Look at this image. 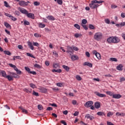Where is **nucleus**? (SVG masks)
I'll use <instances>...</instances> for the list:
<instances>
[{"instance_id": "1", "label": "nucleus", "mask_w": 125, "mask_h": 125, "mask_svg": "<svg viewBox=\"0 0 125 125\" xmlns=\"http://www.w3.org/2000/svg\"><path fill=\"white\" fill-rule=\"evenodd\" d=\"M107 42L109 43H119L121 42V40L117 36H111L107 38Z\"/></svg>"}, {"instance_id": "2", "label": "nucleus", "mask_w": 125, "mask_h": 125, "mask_svg": "<svg viewBox=\"0 0 125 125\" xmlns=\"http://www.w3.org/2000/svg\"><path fill=\"white\" fill-rule=\"evenodd\" d=\"M94 39L97 42L101 41L103 39V34L100 32H96L94 35Z\"/></svg>"}, {"instance_id": "3", "label": "nucleus", "mask_w": 125, "mask_h": 125, "mask_svg": "<svg viewBox=\"0 0 125 125\" xmlns=\"http://www.w3.org/2000/svg\"><path fill=\"white\" fill-rule=\"evenodd\" d=\"M66 49L67 50L66 51V52L67 53H70L71 54H73V53H74V50H73L72 46H67Z\"/></svg>"}, {"instance_id": "4", "label": "nucleus", "mask_w": 125, "mask_h": 125, "mask_svg": "<svg viewBox=\"0 0 125 125\" xmlns=\"http://www.w3.org/2000/svg\"><path fill=\"white\" fill-rule=\"evenodd\" d=\"M92 53L94 55H95V56L99 60H100V59H101V55H100V53L97 52L96 50L93 51Z\"/></svg>"}, {"instance_id": "5", "label": "nucleus", "mask_w": 125, "mask_h": 125, "mask_svg": "<svg viewBox=\"0 0 125 125\" xmlns=\"http://www.w3.org/2000/svg\"><path fill=\"white\" fill-rule=\"evenodd\" d=\"M89 6L91 9H95V8H97V7H99V5L98 4L92 3V2H91V3L89 4Z\"/></svg>"}, {"instance_id": "6", "label": "nucleus", "mask_w": 125, "mask_h": 125, "mask_svg": "<svg viewBox=\"0 0 125 125\" xmlns=\"http://www.w3.org/2000/svg\"><path fill=\"white\" fill-rule=\"evenodd\" d=\"M92 105H93V102L92 101H88L84 104V106L86 108H89V107H91Z\"/></svg>"}, {"instance_id": "7", "label": "nucleus", "mask_w": 125, "mask_h": 125, "mask_svg": "<svg viewBox=\"0 0 125 125\" xmlns=\"http://www.w3.org/2000/svg\"><path fill=\"white\" fill-rule=\"evenodd\" d=\"M27 17L28 18H31V19H35V15L32 13H27L26 14Z\"/></svg>"}, {"instance_id": "8", "label": "nucleus", "mask_w": 125, "mask_h": 125, "mask_svg": "<svg viewBox=\"0 0 125 125\" xmlns=\"http://www.w3.org/2000/svg\"><path fill=\"white\" fill-rule=\"evenodd\" d=\"M19 4L20 6H27V2L24 0H21L19 2Z\"/></svg>"}, {"instance_id": "9", "label": "nucleus", "mask_w": 125, "mask_h": 125, "mask_svg": "<svg viewBox=\"0 0 125 125\" xmlns=\"http://www.w3.org/2000/svg\"><path fill=\"white\" fill-rule=\"evenodd\" d=\"M112 98H114V99H120V98H122V95L120 94H114Z\"/></svg>"}, {"instance_id": "10", "label": "nucleus", "mask_w": 125, "mask_h": 125, "mask_svg": "<svg viewBox=\"0 0 125 125\" xmlns=\"http://www.w3.org/2000/svg\"><path fill=\"white\" fill-rule=\"evenodd\" d=\"M39 90H40L41 92L42 93H46L47 92V89L43 87H40L39 88Z\"/></svg>"}, {"instance_id": "11", "label": "nucleus", "mask_w": 125, "mask_h": 125, "mask_svg": "<svg viewBox=\"0 0 125 125\" xmlns=\"http://www.w3.org/2000/svg\"><path fill=\"white\" fill-rule=\"evenodd\" d=\"M85 118L87 119H89L90 121H92V120H94V117L89 114H86L85 116Z\"/></svg>"}, {"instance_id": "12", "label": "nucleus", "mask_w": 125, "mask_h": 125, "mask_svg": "<svg viewBox=\"0 0 125 125\" xmlns=\"http://www.w3.org/2000/svg\"><path fill=\"white\" fill-rule=\"evenodd\" d=\"M27 44L29 48H30L31 50H34V49H35L34 46H33V43H32L31 42L28 41L27 42Z\"/></svg>"}, {"instance_id": "13", "label": "nucleus", "mask_w": 125, "mask_h": 125, "mask_svg": "<svg viewBox=\"0 0 125 125\" xmlns=\"http://www.w3.org/2000/svg\"><path fill=\"white\" fill-rule=\"evenodd\" d=\"M95 94L97 95L99 97H106L105 94L100 93L98 92H95Z\"/></svg>"}, {"instance_id": "14", "label": "nucleus", "mask_w": 125, "mask_h": 125, "mask_svg": "<svg viewBox=\"0 0 125 125\" xmlns=\"http://www.w3.org/2000/svg\"><path fill=\"white\" fill-rule=\"evenodd\" d=\"M83 66H88V67H90V68H92V63L86 62L83 63Z\"/></svg>"}, {"instance_id": "15", "label": "nucleus", "mask_w": 125, "mask_h": 125, "mask_svg": "<svg viewBox=\"0 0 125 125\" xmlns=\"http://www.w3.org/2000/svg\"><path fill=\"white\" fill-rule=\"evenodd\" d=\"M10 74L13 76V78H15V79H19L20 78L19 75L14 72H11Z\"/></svg>"}, {"instance_id": "16", "label": "nucleus", "mask_w": 125, "mask_h": 125, "mask_svg": "<svg viewBox=\"0 0 125 125\" xmlns=\"http://www.w3.org/2000/svg\"><path fill=\"white\" fill-rule=\"evenodd\" d=\"M46 18L48 20H49V21H54V20H55V18L53 16H48Z\"/></svg>"}, {"instance_id": "17", "label": "nucleus", "mask_w": 125, "mask_h": 125, "mask_svg": "<svg viewBox=\"0 0 125 125\" xmlns=\"http://www.w3.org/2000/svg\"><path fill=\"white\" fill-rule=\"evenodd\" d=\"M123 67L124 66L122 64H120L116 67V69L118 71H123Z\"/></svg>"}, {"instance_id": "18", "label": "nucleus", "mask_w": 125, "mask_h": 125, "mask_svg": "<svg viewBox=\"0 0 125 125\" xmlns=\"http://www.w3.org/2000/svg\"><path fill=\"white\" fill-rule=\"evenodd\" d=\"M0 75H1L2 77L3 78H6L7 75H6V72L4 70H1L0 72Z\"/></svg>"}, {"instance_id": "19", "label": "nucleus", "mask_w": 125, "mask_h": 125, "mask_svg": "<svg viewBox=\"0 0 125 125\" xmlns=\"http://www.w3.org/2000/svg\"><path fill=\"white\" fill-rule=\"evenodd\" d=\"M97 115H98V116H100L101 117H102L103 116H106V114H105V112H103V111H99L97 113Z\"/></svg>"}, {"instance_id": "20", "label": "nucleus", "mask_w": 125, "mask_h": 125, "mask_svg": "<svg viewBox=\"0 0 125 125\" xmlns=\"http://www.w3.org/2000/svg\"><path fill=\"white\" fill-rule=\"evenodd\" d=\"M100 103L97 102L96 103H95V108H96V109H99V108H100Z\"/></svg>"}, {"instance_id": "21", "label": "nucleus", "mask_w": 125, "mask_h": 125, "mask_svg": "<svg viewBox=\"0 0 125 125\" xmlns=\"http://www.w3.org/2000/svg\"><path fill=\"white\" fill-rule=\"evenodd\" d=\"M20 11L21 13H22V14H26V15H27L28 13V11L25 9H20Z\"/></svg>"}, {"instance_id": "22", "label": "nucleus", "mask_w": 125, "mask_h": 125, "mask_svg": "<svg viewBox=\"0 0 125 125\" xmlns=\"http://www.w3.org/2000/svg\"><path fill=\"white\" fill-rule=\"evenodd\" d=\"M5 79H7V80H8V81H9V82H11V81H13V77L11 76L10 75H7L6 76Z\"/></svg>"}, {"instance_id": "23", "label": "nucleus", "mask_w": 125, "mask_h": 125, "mask_svg": "<svg viewBox=\"0 0 125 125\" xmlns=\"http://www.w3.org/2000/svg\"><path fill=\"white\" fill-rule=\"evenodd\" d=\"M71 59L72 61H75L76 60H78V59H79V57L77 56L72 55L71 57Z\"/></svg>"}, {"instance_id": "24", "label": "nucleus", "mask_w": 125, "mask_h": 125, "mask_svg": "<svg viewBox=\"0 0 125 125\" xmlns=\"http://www.w3.org/2000/svg\"><path fill=\"white\" fill-rule=\"evenodd\" d=\"M19 109H21V110H22V113H23V114H28V111H27V110L23 108V107L19 106Z\"/></svg>"}, {"instance_id": "25", "label": "nucleus", "mask_w": 125, "mask_h": 125, "mask_svg": "<svg viewBox=\"0 0 125 125\" xmlns=\"http://www.w3.org/2000/svg\"><path fill=\"white\" fill-rule=\"evenodd\" d=\"M62 68L64 69L66 72H69V70H70V67L65 65H62Z\"/></svg>"}, {"instance_id": "26", "label": "nucleus", "mask_w": 125, "mask_h": 125, "mask_svg": "<svg viewBox=\"0 0 125 125\" xmlns=\"http://www.w3.org/2000/svg\"><path fill=\"white\" fill-rule=\"evenodd\" d=\"M38 26L39 28H44L45 27V24L42 23V22H39L38 23Z\"/></svg>"}, {"instance_id": "27", "label": "nucleus", "mask_w": 125, "mask_h": 125, "mask_svg": "<svg viewBox=\"0 0 125 125\" xmlns=\"http://www.w3.org/2000/svg\"><path fill=\"white\" fill-rule=\"evenodd\" d=\"M52 72H55L56 73H61V72H62V70H61V69H54L52 70Z\"/></svg>"}, {"instance_id": "28", "label": "nucleus", "mask_w": 125, "mask_h": 125, "mask_svg": "<svg viewBox=\"0 0 125 125\" xmlns=\"http://www.w3.org/2000/svg\"><path fill=\"white\" fill-rule=\"evenodd\" d=\"M106 94H107V95H109V96H112V97L114 94V92L111 91H106Z\"/></svg>"}, {"instance_id": "29", "label": "nucleus", "mask_w": 125, "mask_h": 125, "mask_svg": "<svg viewBox=\"0 0 125 125\" xmlns=\"http://www.w3.org/2000/svg\"><path fill=\"white\" fill-rule=\"evenodd\" d=\"M15 71H16L17 72V74L18 75H21V74H22V71H21V70L18 69V68L17 67L15 69Z\"/></svg>"}, {"instance_id": "30", "label": "nucleus", "mask_w": 125, "mask_h": 125, "mask_svg": "<svg viewBox=\"0 0 125 125\" xmlns=\"http://www.w3.org/2000/svg\"><path fill=\"white\" fill-rule=\"evenodd\" d=\"M109 61L112 62H118V59L116 58H110Z\"/></svg>"}, {"instance_id": "31", "label": "nucleus", "mask_w": 125, "mask_h": 125, "mask_svg": "<svg viewBox=\"0 0 125 125\" xmlns=\"http://www.w3.org/2000/svg\"><path fill=\"white\" fill-rule=\"evenodd\" d=\"M26 55L27 56H29V57H32V58H34V59H36V57H35V56L33 55V54L30 53H27Z\"/></svg>"}, {"instance_id": "32", "label": "nucleus", "mask_w": 125, "mask_h": 125, "mask_svg": "<svg viewBox=\"0 0 125 125\" xmlns=\"http://www.w3.org/2000/svg\"><path fill=\"white\" fill-rule=\"evenodd\" d=\"M3 52L4 54H5L6 55H9V56L11 55V53L9 51L5 50V51H3Z\"/></svg>"}, {"instance_id": "33", "label": "nucleus", "mask_w": 125, "mask_h": 125, "mask_svg": "<svg viewBox=\"0 0 125 125\" xmlns=\"http://www.w3.org/2000/svg\"><path fill=\"white\" fill-rule=\"evenodd\" d=\"M75 28H76V29H77L78 30H81V26H80V25H79V24L78 23H76L74 25Z\"/></svg>"}, {"instance_id": "34", "label": "nucleus", "mask_w": 125, "mask_h": 125, "mask_svg": "<svg viewBox=\"0 0 125 125\" xmlns=\"http://www.w3.org/2000/svg\"><path fill=\"white\" fill-rule=\"evenodd\" d=\"M113 115H114V113L113 112L109 111L107 114V117H108V118H109V117H111V116H113Z\"/></svg>"}, {"instance_id": "35", "label": "nucleus", "mask_w": 125, "mask_h": 125, "mask_svg": "<svg viewBox=\"0 0 125 125\" xmlns=\"http://www.w3.org/2000/svg\"><path fill=\"white\" fill-rule=\"evenodd\" d=\"M53 67L55 69H57L59 67V64L58 63H54Z\"/></svg>"}, {"instance_id": "36", "label": "nucleus", "mask_w": 125, "mask_h": 125, "mask_svg": "<svg viewBox=\"0 0 125 125\" xmlns=\"http://www.w3.org/2000/svg\"><path fill=\"white\" fill-rule=\"evenodd\" d=\"M9 66L11 67V68H13L14 70L17 68L16 65L13 64L12 63H9Z\"/></svg>"}, {"instance_id": "37", "label": "nucleus", "mask_w": 125, "mask_h": 125, "mask_svg": "<svg viewBox=\"0 0 125 125\" xmlns=\"http://www.w3.org/2000/svg\"><path fill=\"white\" fill-rule=\"evenodd\" d=\"M29 85L30 86V87H32V88H37V86H36V85H35L34 83H30L29 84Z\"/></svg>"}, {"instance_id": "38", "label": "nucleus", "mask_w": 125, "mask_h": 125, "mask_svg": "<svg viewBox=\"0 0 125 125\" xmlns=\"http://www.w3.org/2000/svg\"><path fill=\"white\" fill-rule=\"evenodd\" d=\"M23 22L24 26H29V25H30V22H29L28 21L25 20Z\"/></svg>"}, {"instance_id": "39", "label": "nucleus", "mask_w": 125, "mask_h": 125, "mask_svg": "<svg viewBox=\"0 0 125 125\" xmlns=\"http://www.w3.org/2000/svg\"><path fill=\"white\" fill-rule=\"evenodd\" d=\"M4 25L5 27H6V28H11V25H10V24H9V23H7V22H4Z\"/></svg>"}, {"instance_id": "40", "label": "nucleus", "mask_w": 125, "mask_h": 125, "mask_svg": "<svg viewBox=\"0 0 125 125\" xmlns=\"http://www.w3.org/2000/svg\"><path fill=\"white\" fill-rule=\"evenodd\" d=\"M104 22L106 24H111V22L110 21V20L109 19H105Z\"/></svg>"}, {"instance_id": "41", "label": "nucleus", "mask_w": 125, "mask_h": 125, "mask_svg": "<svg viewBox=\"0 0 125 125\" xmlns=\"http://www.w3.org/2000/svg\"><path fill=\"white\" fill-rule=\"evenodd\" d=\"M87 23V21L85 19H83L82 21V23L81 24H83V25H85Z\"/></svg>"}, {"instance_id": "42", "label": "nucleus", "mask_w": 125, "mask_h": 125, "mask_svg": "<svg viewBox=\"0 0 125 125\" xmlns=\"http://www.w3.org/2000/svg\"><path fill=\"white\" fill-rule=\"evenodd\" d=\"M40 4H41V3L39 1H36L34 2V5L35 6H39V5H40Z\"/></svg>"}, {"instance_id": "43", "label": "nucleus", "mask_w": 125, "mask_h": 125, "mask_svg": "<svg viewBox=\"0 0 125 125\" xmlns=\"http://www.w3.org/2000/svg\"><path fill=\"white\" fill-rule=\"evenodd\" d=\"M34 67H35V68H37V69H41V68H42V67L41 66V65H40V64H38L37 63L34 65Z\"/></svg>"}, {"instance_id": "44", "label": "nucleus", "mask_w": 125, "mask_h": 125, "mask_svg": "<svg viewBox=\"0 0 125 125\" xmlns=\"http://www.w3.org/2000/svg\"><path fill=\"white\" fill-rule=\"evenodd\" d=\"M116 116H125V113H120V112H116Z\"/></svg>"}, {"instance_id": "45", "label": "nucleus", "mask_w": 125, "mask_h": 125, "mask_svg": "<svg viewBox=\"0 0 125 125\" xmlns=\"http://www.w3.org/2000/svg\"><path fill=\"white\" fill-rule=\"evenodd\" d=\"M33 45H34V46H37V47H39V46H40V44H39V43H38L37 42H33Z\"/></svg>"}, {"instance_id": "46", "label": "nucleus", "mask_w": 125, "mask_h": 125, "mask_svg": "<svg viewBox=\"0 0 125 125\" xmlns=\"http://www.w3.org/2000/svg\"><path fill=\"white\" fill-rule=\"evenodd\" d=\"M81 26H82L83 27V29H84V30H85L86 31L88 29V28L87 27V26L85 24H81Z\"/></svg>"}, {"instance_id": "47", "label": "nucleus", "mask_w": 125, "mask_h": 125, "mask_svg": "<svg viewBox=\"0 0 125 125\" xmlns=\"http://www.w3.org/2000/svg\"><path fill=\"white\" fill-rule=\"evenodd\" d=\"M89 28L91 30H94V29H95L94 25L92 24H89Z\"/></svg>"}, {"instance_id": "48", "label": "nucleus", "mask_w": 125, "mask_h": 125, "mask_svg": "<svg viewBox=\"0 0 125 125\" xmlns=\"http://www.w3.org/2000/svg\"><path fill=\"white\" fill-rule=\"evenodd\" d=\"M57 2L58 4H60V5L63 4V1H62V0H57Z\"/></svg>"}, {"instance_id": "49", "label": "nucleus", "mask_w": 125, "mask_h": 125, "mask_svg": "<svg viewBox=\"0 0 125 125\" xmlns=\"http://www.w3.org/2000/svg\"><path fill=\"white\" fill-rule=\"evenodd\" d=\"M4 5L5 6V7H10V6H9V4H8V3L6 2V1H4Z\"/></svg>"}, {"instance_id": "50", "label": "nucleus", "mask_w": 125, "mask_h": 125, "mask_svg": "<svg viewBox=\"0 0 125 125\" xmlns=\"http://www.w3.org/2000/svg\"><path fill=\"white\" fill-rule=\"evenodd\" d=\"M76 79L77 81H82V77L78 75H76Z\"/></svg>"}, {"instance_id": "51", "label": "nucleus", "mask_w": 125, "mask_h": 125, "mask_svg": "<svg viewBox=\"0 0 125 125\" xmlns=\"http://www.w3.org/2000/svg\"><path fill=\"white\" fill-rule=\"evenodd\" d=\"M24 68L25 70H26V71H27V72L28 73V74H29L30 72H31V69H30V68L28 67H25Z\"/></svg>"}, {"instance_id": "52", "label": "nucleus", "mask_w": 125, "mask_h": 125, "mask_svg": "<svg viewBox=\"0 0 125 125\" xmlns=\"http://www.w3.org/2000/svg\"><path fill=\"white\" fill-rule=\"evenodd\" d=\"M56 84L57 86H59V87H62V86H63V84L61 83H58Z\"/></svg>"}, {"instance_id": "53", "label": "nucleus", "mask_w": 125, "mask_h": 125, "mask_svg": "<svg viewBox=\"0 0 125 125\" xmlns=\"http://www.w3.org/2000/svg\"><path fill=\"white\" fill-rule=\"evenodd\" d=\"M33 95H34L35 96H39V93L35 91L34 90L33 91V92L32 93Z\"/></svg>"}, {"instance_id": "54", "label": "nucleus", "mask_w": 125, "mask_h": 125, "mask_svg": "<svg viewBox=\"0 0 125 125\" xmlns=\"http://www.w3.org/2000/svg\"><path fill=\"white\" fill-rule=\"evenodd\" d=\"M10 19H11V20H12V21H16V20H17V19L12 16H11L10 17Z\"/></svg>"}, {"instance_id": "55", "label": "nucleus", "mask_w": 125, "mask_h": 125, "mask_svg": "<svg viewBox=\"0 0 125 125\" xmlns=\"http://www.w3.org/2000/svg\"><path fill=\"white\" fill-rule=\"evenodd\" d=\"M73 50H75V51H78L79 50V48L76 46H72Z\"/></svg>"}, {"instance_id": "56", "label": "nucleus", "mask_w": 125, "mask_h": 125, "mask_svg": "<svg viewBox=\"0 0 125 125\" xmlns=\"http://www.w3.org/2000/svg\"><path fill=\"white\" fill-rule=\"evenodd\" d=\"M38 108L39 110H42V109H43V107H42V105H41V104H39L38 105Z\"/></svg>"}, {"instance_id": "57", "label": "nucleus", "mask_w": 125, "mask_h": 125, "mask_svg": "<svg viewBox=\"0 0 125 125\" xmlns=\"http://www.w3.org/2000/svg\"><path fill=\"white\" fill-rule=\"evenodd\" d=\"M80 36H81L82 35L79 34V33H76L75 35H74V37L75 38H79V37H80Z\"/></svg>"}, {"instance_id": "58", "label": "nucleus", "mask_w": 125, "mask_h": 125, "mask_svg": "<svg viewBox=\"0 0 125 125\" xmlns=\"http://www.w3.org/2000/svg\"><path fill=\"white\" fill-rule=\"evenodd\" d=\"M52 110H53V109L52 108V107H50V106L48 107L46 109V111H52Z\"/></svg>"}, {"instance_id": "59", "label": "nucleus", "mask_w": 125, "mask_h": 125, "mask_svg": "<svg viewBox=\"0 0 125 125\" xmlns=\"http://www.w3.org/2000/svg\"><path fill=\"white\" fill-rule=\"evenodd\" d=\"M53 54L54 55H55L56 57H58V53L56 52V51L53 52Z\"/></svg>"}, {"instance_id": "60", "label": "nucleus", "mask_w": 125, "mask_h": 125, "mask_svg": "<svg viewBox=\"0 0 125 125\" xmlns=\"http://www.w3.org/2000/svg\"><path fill=\"white\" fill-rule=\"evenodd\" d=\"M120 83H123V82H125V77L120 78Z\"/></svg>"}, {"instance_id": "61", "label": "nucleus", "mask_w": 125, "mask_h": 125, "mask_svg": "<svg viewBox=\"0 0 125 125\" xmlns=\"http://www.w3.org/2000/svg\"><path fill=\"white\" fill-rule=\"evenodd\" d=\"M15 15H17L18 16H19L20 15V12L18 11H16L15 12Z\"/></svg>"}, {"instance_id": "62", "label": "nucleus", "mask_w": 125, "mask_h": 125, "mask_svg": "<svg viewBox=\"0 0 125 125\" xmlns=\"http://www.w3.org/2000/svg\"><path fill=\"white\" fill-rule=\"evenodd\" d=\"M61 123L63 125H67V123H66V122H65L64 120L61 121Z\"/></svg>"}, {"instance_id": "63", "label": "nucleus", "mask_w": 125, "mask_h": 125, "mask_svg": "<svg viewBox=\"0 0 125 125\" xmlns=\"http://www.w3.org/2000/svg\"><path fill=\"white\" fill-rule=\"evenodd\" d=\"M85 55L87 57H90V54L88 52H85Z\"/></svg>"}, {"instance_id": "64", "label": "nucleus", "mask_w": 125, "mask_h": 125, "mask_svg": "<svg viewBox=\"0 0 125 125\" xmlns=\"http://www.w3.org/2000/svg\"><path fill=\"white\" fill-rule=\"evenodd\" d=\"M107 125H114V124L112 123V122L107 121Z\"/></svg>"}]
</instances>
